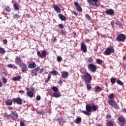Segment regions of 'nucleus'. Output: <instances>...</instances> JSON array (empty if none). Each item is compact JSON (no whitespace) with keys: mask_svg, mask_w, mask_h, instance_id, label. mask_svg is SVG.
<instances>
[{"mask_svg":"<svg viewBox=\"0 0 126 126\" xmlns=\"http://www.w3.org/2000/svg\"><path fill=\"white\" fill-rule=\"evenodd\" d=\"M16 63L17 64H20V63H23V61L21 60V58H20V57L19 56H16L15 58V61Z\"/></svg>","mask_w":126,"mask_h":126,"instance_id":"dca6fc26","label":"nucleus"},{"mask_svg":"<svg viewBox=\"0 0 126 126\" xmlns=\"http://www.w3.org/2000/svg\"><path fill=\"white\" fill-rule=\"evenodd\" d=\"M107 126H114V124H113V122L111 121H108L106 123Z\"/></svg>","mask_w":126,"mask_h":126,"instance_id":"c85d7f7f","label":"nucleus"},{"mask_svg":"<svg viewBox=\"0 0 126 126\" xmlns=\"http://www.w3.org/2000/svg\"><path fill=\"white\" fill-rule=\"evenodd\" d=\"M104 13L106 15H109L110 16H113L115 14V11L112 9H108Z\"/></svg>","mask_w":126,"mask_h":126,"instance_id":"9b49d317","label":"nucleus"},{"mask_svg":"<svg viewBox=\"0 0 126 126\" xmlns=\"http://www.w3.org/2000/svg\"><path fill=\"white\" fill-rule=\"evenodd\" d=\"M85 41L87 43H89V42H90V40H89V39H86Z\"/></svg>","mask_w":126,"mask_h":126,"instance_id":"69168bd1","label":"nucleus"},{"mask_svg":"<svg viewBox=\"0 0 126 126\" xmlns=\"http://www.w3.org/2000/svg\"><path fill=\"white\" fill-rule=\"evenodd\" d=\"M4 119H6L7 120H9L10 118V115H4Z\"/></svg>","mask_w":126,"mask_h":126,"instance_id":"a18cd8bd","label":"nucleus"},{"mask_svg":"<svg viewBox=\"0 0 126 126\" xmlns=\"http://www.w3.org/2000/svg\"><path fill=\"white\" fill-rule=\"evenodd\" d=\"M88 68L90 71H91V72H96V70L97 69L96 65L93 63L89 64L88 65Z\"/></svg>","mask_w":126,"mask_h":126,"instance_id":"39448f33","label":"nucleus"},{"mask_svg":"<svg viewBox=\"0 0 126 126\" xmlns=\"http://www.w3.org/2000/svg\"><path fill=\"white\" fill-rule=\"evenodd\" d=\"M118 121L121 126H125L126 124V119L123 116H120Z\"/></svg>","mask_w":126,"mask_h":126,"instance_id":"0eeeda50","label":"nucleus"},{"mask_svg":"<svg viewBox=\"0 0 126 126\" xmlns=\"http://www.w3.org/2000/svg\"><path fill=\"white\" fill-rule=\"evenodd\" d=\"M13 7H14V8L16 10H19V7L18 6V5H17V3H14Z\"/></svg>","mask_w":126,"mask_h":126,"instance_id":"473e14b6","label":"nucleus"},{"mask_svg":"<svg viewBox=\"0 0 126 126\" xmlns=\"http://www.w3.org/2000/svg\"><path fill=\"white\" fill-rule=\"evenodd\" d=\"M53 42L55 43L56 42H57V38L54 37V40H53Z\"/></svg>","mask_w":126,"mask_h":126,"instance_id":"338daca9","label":"nucleus"},{"mask_svg":"<svg viewBox=\"0 0 126 126\" xmlns=\"http://www.w3.org/2000/svg\"><path fill=\"white\" fill-rule=\"evenodd\" d=\"M108 103L110 106H113L114 104H116V101L114 99H110L109 100Z\"/></svg>","mask_w":126,"mask_h":126,"instance_id":"b1692460","label":"nucleus"},{"mask_svg":"<svg viewBox=\"0 0 126 126\" xmlns=\"http://www.w3.org/2000/svg\"><path fill=\"white\" fill-rule=\"evenodd\" d=\"M94 50L95 52H97V51H98V46L96 45V46L94 47Z\"/></svg>","mask_w":126,"mask_h":126,"instance_id":"6e6d98bb","label":"nucleus"},{"mask_svg":"<svg viewBox=\"0 0 126 126\" xmlns=\"http://www.w3.org/2000/svg\"><path fill=\"white\" fill-rule=\"evenodd\" d=\"M94 61V60H93V59H92V58H89L88 60V62H89V63H93Z\"/></svg>","mask_w":126,"mask_h":126,"instance_id":"09e8293b","label":"nucleus"},{"mask_svg":"<svg viewBox=\"0 0 126 126\" xmlns=\"http://www.w3.org/2000/svg\"><path fill=\"white\" fill-rule=\"evenodd\" d=\"M19 93H20L21 94H23V93H24V91L23 90H20L19 91Z\"/></svg>","mask_w":126,"mask_h":126,"instance_id":"052dcab7","label":"nucleus"},{"mask_svg":"<svg viewBox=\"0 0 126 126\" xmlns=\"http://www.w3.org/2000/svg\"><path fill=\"white\" fill-rule=\"evenodd\" d=\"M113 107H114L116 110H119V109H120V106H119V105H118L117 103H116V102H115V103L113 105Z\"/></svg>","mask_w":126,"mask_h":126,"instance_id":"58836bf2","label":"nucleus"},{"mask_svg":"<svg viewBox=\"0 0 126 126\" xmlns=\"http://www.w3.org/2000/svg\"><path fill=\"white\" fill-rule=\"evenodd\" d=\"M116 82L117 84H119V85H121L122 86H124V83H123L122 81L120 80H117Z\"/></svg>","mask_w":126,"mask_h":126,"instance_id":"72a5a7b5","label":"nucleus"},{"mask_svg":"<svg viewBox=\"0 0 126 126\" xmlns=\"http://www.w3.org/2000/svg\"><path fill=\"white\" fill-rule=\"evenodd\" d=\"M7 67L9 68H17V66L13 65L11 63H9L7 65Z\"/></svg>","mask_w":126,"mask_h":126,"instance_id":"393cba45","label":"nucleus"},{"mask_svg":"<svg viewBox=\"0 0 126 126\" xmlns=\"http://www.w3.org/2000/svg\"><path fill=\"white\" fill-rule=\"evenodd\" d=\"M72 13H73V14L74 15H77V13L76 12H75V11H72Z\"/></svg>","mask_w":126,"mask_h":126,"instance_id":"680f3d73","label":"nucleus"},{"mask_svg":"<svg viewBox=\"0 0 126 126\" xmlns=\"http://www.w3.org/2000/svg\"><path fill=\"white\" fill-rule=\"evenodd\" d=\"M82 79L85 83H90L91 80H92V76L88 72L84 74V75L82 76Z\"/></svg>","mask_w":126,"mask_h":126,"instance_id":"f03ea898","label":"nucleus"},{"mask_svg":"<svg viewBox=\"0 0 126 126\" xmlns=\"http://www.w3.org/2000/svg\"><path fill=\"white\" fill-rule=\"evenodd\" d=\"M58 27L60 28V29H63V25L62 24H60L58 25Z\"/></svg>","mask_w":126,"mask_h":126,"instance_id":"8fccbe9b","label":"nucleus"},{"mask_svg":"<svg viewBox=\"0 0 126 126\" xmlns=\"http://www.w3.org/2000/svg\"><path fill=\"white\" fill-rule=\"evenodd\" d=\"M74 5L76 7V9L78 12H81L82 11V8L80 6L79 4L76 1L74 2Z\"/></svg>","mask_w":126,"mask_h":126,"instance_id":"4468645a","label":"nucleus"},{"mask_svg":"<svg viewBox=\"0 0 126 126\" xmlns=\"http://www.w3.org/2000/svg\"><path fill=\"white\" fill-rule=\"evenodd\" d=\"M21 78H22V77H21V76H18L17 77H13L12 78V80H13V81H17V80H20L21 79Z\"/></svg>","mask_w":126,"mask_h":126,"instance_id":"a878e982","label":"nucleus"},{"mask_svg":"<svg viewBox=\"0 0 126 126\" xmlns=\"http://www.w3.org/2000/svg\"><path fill=\"white\" fill-rule=\"evenodd\" d=\"M5 104L8 106H11L12 105V101L11 99H7V101H5Z\"/></svg>","mask_w":126,"mask_h":126,"instance_id":"4be33fe9","label":"nucleus"},{"mask_svg":"<svg viewBox=\"0 0 126 126\" xmlns=\"http://www.w3.org/2000/svg\"><path fill=\"white\" fill-rule=\"evenodd\" d=\"M10 116L11 119H12V120H14V121L18 119V114L16 111H11V113L10 114Z\"/></svg>","mask_w":126,"mask_h":126,"instance_id":"6e6552de","label":"nucleus"},{"mask_svg":"<svg viewBox=\"0 0 126 126\" xmlns=\"http://www.w3.org/2000/svg\"><path fill=\"white\" fill-rule=\"evenodd\" d=\"M96 33H97V35H98V36L100 35V36H101V37H103V34L100 33V32H97Z\"/></svg>","mask_w":126,"mask_h":126,"instance_id":"bf43d9fd","label":"nucleus"},{"mask_svg":"<svg viewBox=\"0 0 126 126\" xmlns=\"http://www.w3.org/2000/svg\"><path fill=\"white\" fill-rule=\"evenodd\" d=\"M112 84H115L116 83V78H112L110 79Z\"/></svg>","mask_w":126,"mask_h":126,"instance_id":"ea45409f","label":"nucleus"},{"mask_svg":"<svg viewBox=\"0 0 126 126\" xmlns=\"http://www.w3.org/2000/svg\"><path fill=\"white\" fill-rule=\"evenodd\" d=\"M114 95V94H111L108 96V99H109V100H114V99H115V96Z\"/></svg>","mask_w":126,"mask_h":126,"instance_id":"7c9ffc66","label":"nucleus"},{"mask_svg":"<svg viewBox=\"0 0 126 126\" xmlns=\"http://www.w3.org/2000/svg\"><path fill=\"white\" fill-rule=\"evenodd\" d=\"M53 97H55V98H60L61 97V94L60 93H53Z\"/></svg>","mask_w":126,"mask_h":126,"instance_id":"5701e85b","label":"nucleus"},{"mask_svg":"<svg viewBox=\"0 0 126 126\" xmlns=\"http://www.w3.org/2000/svg\"><path fill=\"white\" fill-rule=\"evenodd\" d=\"M13 17L15 19H18L19 18H20V16H19V15H18L17 14H16L14 15Z\"/></svg>","mask_w":126,"mask_h":126,"instance_id":"37998d69","label":"nucleus"},{"mask_svg":"<svg viewBox=\"0 0 126 126\" xmlns=\"http://www.w3.org/2000/svg\"><path fill=\"white\" fill-rule=\"evenodd\" d=\"M85 17L86 18V19H87V20H91V17H90V16L89 15V14H87L85 15Z\"/></svg>","mask_w":126,"mask_h":126,"instance_id":"a19ab883","label":"nucleus"},{"mask_svg":"<svg viewBox=\"0 0 126 126\" xmlns=\"http://www.w3.org/2000/svg\"><path fill=\"white\" fill-rule=\"evenodd\" d=\"M75 122L76 123V124L79 125V124H80V123L81 122V118L80 117L77 118V119L75 121Z\"/></svg>","mask_w":126,"mask_h":126,"instance_id":"cd10ccee","label":"nucleus"},{"mask_svg":"<svg viewBox=\"0 0 126 126\" xmlns=\"http://www.w3.org/2000/svg\"><path fill=\"white\" fill-rule=\"evenodd\" d=\"M20 67H21V70L23 73L26 72V70L27 69V65L24 62H22V63H20Z\"/></svg>","mask_w":126,"mask_h":126,"instance_id":"9d476101","label":"nucleus"},{"mask_svg":"<svg viewBox=\"0 0 126 126\" xmlns=\"http://www.w3.org/2000/svg\"><path fill=\"white\" fill-rule=\"evenodd\" d=\"M43 71H44V70H43V69H40L39 70V74H41L43 73Z\"/></svg>","mask_w":126,"mask_h":126,"instance_id":"13d9d810","label":"nucleus"},{"mask_svg":"<svg viewBox=\"0 0 126 126\" xmlns=\"http://www.w3.org/2000/svg\"><path fill=\"white\" fill-rule=\"evenodd\" d=\"M20 126H25V123H24V122H23V121H21L20 122Z\"/></svg>","mask_w":126,"mask_h":126,"instance_id":"3c124183","label":"nucleus"},{"mask_svg":"<svg viewBox=\"0 0 126 126\" xmlns=\"http://www.w3.org/2000/svg\"><path fill=\"white\" fill-rule=\"evenodd\" d=\"M126 40V36L125 34L121 33L116 38V41L118 42H125Z\"/></svg>","mask_w":126,"mask_h":126,"instance_id":"7ed1b4c3","label":"nucleus"},{"mask_svg":"<svg viewBox=\"0 0 126 126\" xmlns=\"http://www.w3.org/2000/svg\"><path fill=\"white\" fill-rule=\"evenodd\" d=\"M35 71H36L37 72L40 70V66H37L36 68L33 69Z\"/></svg>","mask_w":126,"mask_h":126,"instance_id":"603ef678","label":"nucleus"},{"mask_svg":"<svg viewBox=\"0 0 126 126\" xmlns=\"http://www.w3.org/2000/svg\"><path fill=\"white\" fill-rule=\"evenodd\" d=\"M106 118H107V119H109V118H111V116L109 114H107L106 115Z\"/></svg>","mask_w":126,"mask_h":126,"instance_id":"0e129e2a","label":"nucleus"},{"mask_svg":"<svg viewBox=\"0 0 126 126\" xmlns=\"http://www.w3.org/2000/svg\"><path fill=\"white\" fill-rule=\"evenodd\" d=\"M81 50L83 53H86L87 52V47L83 42L81 43Z\"/></svg>","mask_w":126,"mask_h":126,"instance_id":"2eb2a0df","label":"nucleus"},{"mask_svg":"<svg viewBox=\"0 0 126 126\" xmlns=\"http://www.w3.org/2000/svg\"><path fill=\"white\" fill-rule=\"evenodd\" d=\"M37 55L38 58H40V59H44V58L47 56V52L46 51L43 50L41 53L39 51H38L37 52Z\"/></svg>","mask_w":126,"mask_h":126,"instance_id":"1a4fd4ad","label":"nucleus"},{"mask_svg":"<svg viewBox=\"0 0 126 126\" xmlns=\"http://www.w3.org/2000/svg\"><path fill=\"white\" fill-rule=\"evenodd\" d=\"M3 44L4 45H6V44H7V40L6 39L3 40Z\"/></svg>","mask_w":126,"mask_h":126,"instance_id":"864d4df0","label":"nucleus"},{"mask_svg":"<svg viewBox=\"0 0 126 126\" xmlns=\"http://www.w3.org/2000/svg\"><path fill=\"white\" fill-rule=\"evenodd\" d=\"M51 73L53 75V76H56V75H57V71H56V70H52Z\"/></svg>","mask_w":126,"mask_h":126,"instance_id":"79ce46f5","label":"nucleus"},{"mask_svg":"<svg viewBox=\"0 0 126 126\" xmlns=\"http://www.w3.org/2000/svg\"><path fill=\"white\" fill-rule=\"evenodd\" d=\"M57 61L59 63H61L63 61V58L61 56L57 57Z\"/></svg>","mask_w":126,"mask_h":126,"instance_id":"c03bdc74","label":"nucleus"},{"mask_svg":"<svg viewBox=\"0 0 126 126\" xmlns=\"http://www.w3.org/2000/svg\"><path fill=\"white\" fill-rule=\"evenodd\" d=\"M32 76H36L37 75V72L34 69L32 70Z\"/></svg>","mask_w":126,"mask_h":126,"instance_id":"f704fd0d","label":"nucleus"},{"mask_svg":"<svg viewBox=\"0 0 126 126\" xmlns=\"http://www.w3.org/2000/svg\"><path fill=\"white\" fill-rule=\"evenodd\" d=\"M36 100L37 101H40V100H41V96H40V95H37Z\"/></svg>","mask_w":126,"mask_h":126,"instance_id":"5fc2aeb1","label":"nucleus"},{"mask_svg":"<svg viewBox=\"0 0 126 126\" xmlns=\"http://www.w3.org/2000/svg\"><path fill=\"white\" fill-rule=\"evenodd\" d=\"M99 106L96 105H94L93 106L87 105L86 106V110H82L81 113L84 114V115H86V116H90L91 113H90L92 110L94 112L97 111Z\"/></svg>","mask_w":126,"mask_h":126,"instance_id":"f257e3e1","label":"nucleus"},{"mask_svg":"<svg viewBox=\"0 0 126 126\" xmlns=\"http://www.w3.org/2000/svg\"><path fill=\"white\" fill-rule=\"evenodd\" d=\"M57 121H59V125L62 126V121H63V118L61 117L57 119Z\"/></svg>","mask_w":126,"mask_h":126,"instance_id":"de8ad7c7","label":"nucleus"},{"mask_svg":"<svg viewBox=\"0 0 126 126\" xmlns=\"http://www.w3.org/2000/svg\"><path fill=\"white\" fill-rule=\"evenodd\" d=\"M114 52H115L114 47L111 46L108 47L103 52V54L104 55H105V56H109V55H111L112 53H114Z\"/></svg>","mask_w":126,"mask_h":126,"instance_id":"20e7f679","label":"nucleus"},{"mask_svg":"<svg viewBox=\"0 0 126 126\" xmlns=\"http://www.w3.org/2000/svg\"><path fill=\"white\" fill-rule=\"evenodd\" d=\"M2 82H1V81H0V87H2Z\"/></svg>","mask_w":126,"mask_h":126,"instance_id":"774afa93","label":"nucleus"},{"mask_svg":"<svg viewBox=\"0 0 126 126\" xmlns=\"http://www.w3.org/2000/svg\"><path fill=\"white\" fill-rule=\"evenodd\" d=\"M53 7L54 9V10L57 12V13H62V10L59 6L56 5V4H54L53 5Z\"/></svg>","mask_w":126,"mask_h":126,"instance_id":"ddd939ff","label":"nucleus"},{"mask_svg":"<svg viewBox=\"0 0 126 126\" xmlns=\"http://www.w3.org/2000/svg\"><path fill=\"white\" fill-rule=\"evenodd\" d=\"M12 101H13L14 103H16L18 105H22V102H23V100H22V99L20 97L14 98L12 99Z\"/></svg>","mask_w":126,"mask_h":126,"instance_id":"f8f14e48","label":"nucleus"},{"mask_svg":"<svg viewBox=\"0 0 126 126\" xmlns=\"http://www.w3.org/2000/svg\"><path fill=\"white\" fill-rule=\"evenodd\" d=\"M96 62L98 64H102L103 63V60L100 59H97L96 60Z\"/></svg>","mask_w":126,"mask_h":126,"instance_id":"c756f323","label":"nucleus"},{"mask_svg":"<svg viewBox=\"0 0 126 126\" xmlns=\"http://www.w3.org/2000/svg\"><path fill=\"white\" fill-rule=\"evenodd\" d=\"M5 10L7 12H10V11L11 10L10 9V7H9V6H7L6 7H5L4 8Z\"/></svg>","mask_w":126,"mask_h":126,"instance_id":"e433bc0d","label":"nucleus"},{"mask_svg":"<svg viewBox=\"0 0 126 126\" xmlns=\"http://www.w3.org/2000/svg\"><path fill=\"white\" fill-rule=\"evenodd\" d=\"M87 88L88 90H91V88H92V86H91V84L90 83H86Z\"/></svg>","mask_w":126,"mask_h":126,"instance_id":"bb28decb","label":"nucleus"},{"mask_svg":"<svg viewBox=\"0 0 126 126\" xmlns=\"http://www.w3.org/2000/svg\"><path fill=\"white\" fill-rule=\"evenodd\" d=\"M87 1L90 5L97 7V6H98L99 0H87Z\"/></svg>","mask_w":126,"mask_h":126,"instance_id":"423d86ee","label":"nucleus"},{"mask_svg":"<svg viewBox=\"0 0 126 126\" xmlns=\"http://www.w3.org/2000/svg\"><path fill=\"white\" fill-rule=\"evenodd\" d=\"M61 33L62 34V35L65 36V34H66V32L64 30H62L61 32Z\"/></svg>","mask_w":126,"mask_h":126,"instance_id":"49530a36","label":"nucleus"},{"mask_svg":"<svg viewBox=\"0 0 126 126\" xmlns=\"http://www.w3.org/2000/svg\"><path fill=\"white\" fill-rule=\"evenodd\" d=\"M122 112H123V113H126V108H123L122 109Z\"/></svg>","mask_w":126,"mask_h":126,"instance_id":"4d7b16f0","label":"nucleus"},{"mask_svg":"<svg viewBox=\"0 0 126 126\" xmlns=\"http://www.w3.org/2000/svg\"><path fill=\"white\" fill-rule=\"evenodd\" d=\"M37 66L35 62H32L28 65L29 68H35Z\"/></svg>","mask_w":126,"mask_h":126,"instance_id":"6ab92c4d","label":"nucleus"},{"mask_svg":"<svg viewBox=\"0 0 126 126\" xmlns=\"http://www.w3.org/2000/svg\"><path fill=\"white\" fill-rule=\"evenodd\" d=\"M52 90L55 93H56L59 91V89H58V88H57L56 86H53L52 88Z\"/></svg>","mask_w":126,"mask_h":126,"instance_id":"2f4dec72","label":"nucleus"},{"mask_svg":"<svg viewBox=\"0 0 126 126\" xmlns=\"http://www.w3.org/2000/svg\"><path fill=\"white\" fill-rule=\"evenodd\" d=\"M58 17L61 19V20H62V21H66V17L62 14H59L58 15Z\"/></svg>","mask_w":126,"mask_h":126,"instance_id":"a211bd4d","label":"nucleus"},{"mask_svg":"<svg viewBox=\"0 0 126 126\" xmlns=\"http://www.w3.org/2000/svg\"><path fill=\"white\" fill-rule=\"evenodd\" d=\"M61 76L62 78L65 79L67 77H68V72L63 71L61 72Z\"/></svg>","mask_w":126,"mask_h":126,"instance_id":"f3484780","label":"nucleus"},{"mask_svg":"<svg viewBox=\"0 0 126 126\" xmlns=\"http://www.w3.org/2000/svg\"><path fill=\"white\" fill-rule=\"evenodd\" d=\"M2 82L4 84H5L6 82H7V79L4 77H2Z\"/></svg>","mask_w":126,"mask_h":126,"instance_id":"c9c22d12","label":"nucleus"},{"mask_svg":"<svg viewBox=\"0 0 126 126\" xmlns=\"http://www.w3.org/2000/svg\"><path fill=\"white\" fill-rule=\"evenodd\" d=\"M47 79H48V80H50V79H51V74H48Z\"/></svg>","mask_w":126,"mask_h":126,"instance_id":"e2e57ef3","label":"nucleus"},{"mask_svg":"<svg viewBox=\"0 0 126 126\" xmlns=\"http://www.w3.org/2000/svg\"><path fill=\"white\" fill-rule=\"evenodd\" d=\"M94 88H95L94 91L95 93H99V92H101V91H102V88L98 86L95 87Z\"/></svg>","mask_w":126,"mask_h":126,"instance_id":"aec40b11","label":"nucleus"},{"mask_svg":"<svg viewBox=\"0 0 126 126\" xmlns=\"http://www.w3.org/2000/svg\"><path fill=\"white\" fill-rule=\"evenodd\" d=\"M27 94L30 98H33V96H34V93L32 91H28L27 92Z\"/></svg>","mask_w":126,"mask_h":126,"instance_id":"412c9836","label":"nucleus"},{"mask_svg":"<svg viewBox=\"0 0 126 126\" xmlns=\"http://www.w3.org/2000/svg\"><path fill=\"white\" fill-rule=\"evenodd\" d=\"M0 54H5V50L2 47H0Z\"/></svg>","mask_w":126,"mask_h":126,"instance_id":"4c0bfd02","label":"nucleus"}]
</instances>
